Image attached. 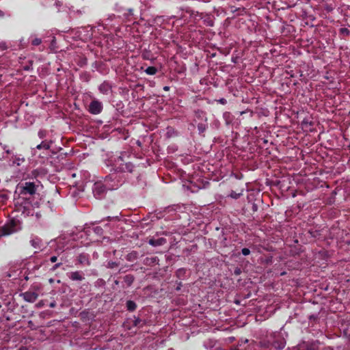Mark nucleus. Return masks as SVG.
I'll return each mask as SVG.
<instances>
[{
  "label": "nucleus",
  "instance_id": "nucleus-1",
  "mask_svg": "<svg viewBox=\"0 0 350 350\" xmlns=\"http://www.w3.org/2000/svg\"><path fill=\"white\" fill-rule=\"evenodd\" d=\"M129 154L122 152L118 156H111L105 161L107 167H109L110 173L106 176L103 181L105 184L113 186L110 190L117 189L124 183V173H133L135 166L130 161H126Z\"/></svg>",
  "mask_w": 350,
  "mask_h": 350
},
{
  "label": "nucleus",
  "instance_id": "nucleus-2",
  "mask_svg": "<svg viewBox=\"0 0 350 350\" xmlns=\"http://www.w3.org/2000/svg\"><path fill=\"white\" fill-rule=\"evenodd\" d=\"M38 185L33 182H20L16 187L14 195V204L18 211L23 214H30V210L33 206L31 199L38 190Z\"/></svg>",
  "mask_w": 350,
  "mask_h": 350
},
{
  "label": "nucleus",
  "instance_id": "nucleus-3",
  "mask_svg": "<svg viewBox=\"0 0 350 350\" xmlns=\"http://www.w3.org/2000/svg\"><path fill=\"white\" fill-rule=\"evenodd\" d=\"M21 229V222L18 219H11L3 226L0 227V237L8 236L19 231Z\"/></svg>",
  "mask_w": 350,
  "mask_h": 350
},
{
  "label": "nucleus",
  "instance_id": "nucleus-4",
  "mask_svg": "<svg viewBox=\"0 0 350 350\" xmlns=\"http://www.w3.org/2000/svg\"><path fill=\"white\" fill-rule=\"evenodd\" d=\"M271 338L273 340V341L263 342L262 347L269 348L273 347L275 349L282 350L286 346V340L284 337L282 336L281 334L279 332H272L271 333Z\"/></svg>",
  "mask_w": 350,
  "mask_h": 350
},
{
  "label": "nucleus",
  "instance_id": "nucleus-5",
  "mask_svg": "<svg viewBox=\"0 0 350 350\" xmlns=\"http://www.w3.org/2000/svg\"><path fill=\"white\" fill-rule=\"evenodd\" d=\"M114 10L118 14L121 22L132 21L134 20V10L133 8H125L119 3H116Z\"/></svg>",
  "mask_w": 350,
  "mask_h": 350
},
{
  "label": "nucleus",
  "instance_id": "nucleus-6",
  "mask_svg": "<svg viewBox=\"0 0 350 350\" xmlns=\"http://www.w3.org/2000/svg\"><path fill=\"white\" fill-rule=\"evenodd\" d=\"M113 186L105 184L103 180L96 182L92 187V192L94 197L97 199H102L105 196L107 191L110 190Z\"/></svg>",
  "mask_w": 350,
  "mask_h": 350
},
{
  "label": "nucleus",
  "instance_id": "nucleus-7",
  "mask_svg": "<svg viewBox=\"0 0 350 350\" xmlns=\"http://www.w3.org/2000/svg\"><path fill=\"white\" fill-rule=\"evenodd\" d=\"M120 21L121 20L119 18L118 15L110 14L107 15V17L104 21H102L98 23V26H102L105 29L108 31L112 29H116L118 28L116 27V25H118Z\"/></svg>",
  "mask_w": 350,
  "mask_h": 350
},
{
  "label": "nucleus",
  "instance_id": "nucleus-8",
  "mask_svg": "<svg viewBox=\"0 0 350 350\" xmlns=\"http://www.w3.org/2000/svg\"><path fill=\"white\" fill-rule=\"evenodd\" d=\"M103 103L98 100H93L89 105L88 111L93 115H97L102 112Z\"/></svg>",
  "mask_w": 350,
  "mask_h": 350
},
{
  "label": "nucleus",
  "instance_id": "nucleus-9",
  "mask_svg": "<svg viewBox=\"0 0 350 350\" xmlns=\"http://www.w3.org/2000/svg\"><path fill=\"white\" fill-rule=\"evenodd\" d=\"M23 299L29 303H33L36 301L38 294L34 291H28L21 295Z\"/></svg>",
  "mask_w": 350,
  "mask_h": 350
},
{
  "label": "nucleus",
  "instance_id": "nucleus-10",
  "mask_svg": "<svg viewBox=\"0 0 350 350\" xmlns=\"http://www.w3.org/2000/svg\"><path fill=\"white\" fill-rule=\"evenodd\" d=\"M72 281H82L85 279L84 273L81 271H75L67 273Z\"/></svg>",
  "mask_w": 350,
  "mask_h": 350
},
{
  "label": "nucleus",
  "instance_id": "nucleus-11",
  "mask_svg": "<svg viewBox=\"0 0 350 350\" xmlns=\"http://www.w3.org/2000/svg\"><path fill=\"white\" fill-rule=\"evenodd\" d=\"M320 342L319 340H311L304 342L303 347L305 350H319Z\"/></svg>",
  "mask_w": 350,
  "mask_h": 350
},
{
  "label": "nucleus",
  "instance_id": "nucleus-12",
  "mask_svg": "<svg viewBox=\"0 0 350 350\" xmlns=\"http://www.w3.org/2000/svg\"><path fill=\"white\" fill-rule=\"evenodd\" d=\"M82 30L85 33L84 35H81V39L83 40H90L93 37V32L94 30V27L91 26H88L86 27L82 28Z\"/></svg>",
  "mask_w": 350,
  "mask_h": 350
},
{
  "label": "nucleus",
  "instance_id": "nucleus-13",
  "mask_svg": "<svg viewBox=\"0 0 350 350\" xmlns=\"http://www.w3.org/2000/svg\"><path fill=\"white\" fill-rule=\"evenodd\" d=\"M200 18L203 21V23L208 27H213L214 26V18L212 15L202 13L200 14Z\"/></svg>",
  "mask_w": 350,
  "mask_h": 350
},
{
  "label": "nucleus",
  "instance_id": "nucleus-14",
  "mask_svg": "<svg viewBox=\"0 0 350 350\" xmlns=\"http://www.w3.org/2000/svg\"><path fill=\"white\" fill-rule=\"evenodd\" d=\"M111 84L108 81H105L99 85L98 90L101 94L107 95L111 92Z\"/></svg>",
  "mask_w": 350,
  "mask_h": 350
},
{
  "label": "nucleus",
  "instance_id": "nucleus-15",
  "mask_svg": "<svg viewBox=\"0 0 350 350\" xmlns=\"http://www.w3.org/2000/svg\"><path fill=\"white\" fill-rule=\"evenodd\" d=\"M52 144V142H47V141H42L40 144H38L35 149L33 150V154H36V150H49L51 148V145Z\"/></svg>",
  "mask_w": 350,
  "mask_h": 350
},
{
  "label": "nucleus",
  "instance_id": "nucleus-16",
  "mask_svg": "<svg viewBox=\"0 0 350 350\" xmlns=\"http://www.w3.org/2000/svg\"><path fill=\"white\" fill-rule=\"evenodd\" d=\"M30 244L36 249H40L42 246V241L39 237H35L30 240Z\"/></svg>",
  "mask_w": 350,
  "mask_h": 350
},
{
  "label": "nucleus",
  "instance_id": "nucleus-17",
  "mask_svg": "<svg viewBox=\"0 0 350 350\" xmlns=\"http://www.w3.org/2000/svg\"><path fill=\"white\" fill-rule=\"evenodd\" d=\"M194 113H195V117L198 120H201V122H202V121L207 122V118H206V114L205 111H204L201 109H197V110H195Z\"/></svg>",
  "mask_w": 350,
  "mask_h": 350
},
{
  "label": "nucleus",
  "instance_id": "nucleus-18",
  "mask_svg": "<svg viewBox=\"0 0 350 350\" xmlns=\"http://www.w3.org/2000/svg\"><path fill=\"white\" fill-rule=\"evenodd\" d=\"M159 262V259L157 256H152V257H147L144 260V264L146 265H158Z\"/></svg>",
  "mask_w": 350,
  "mask_h": 350
},
{
  "label": "nucleus",
  "instance_id": "nucleus-19",
  "mask_svg": "<svg viewBox=\"0 0 350 350\" xmlns=\"http://www.w3.org/2000/svg\"><path fill=\"white\" fill-rule=\"evenodd\" d=\"M132 325L134 327H143L146 325V322L140 318L134 316L133 319H132Z\"/></svg>",
  "mask_w": 350,
  "mask_h": 350
},
{
  "label": "nucleus",
  "instance_id": "nucleus-20",
  "mask_svg": "<svg viewBox=\"0 0 350 350\" xmlns=\"http://www.w3.org/2000/svg\"><path fill=\"white\" fill-rule=\"evenodd\" d=\"M165 243V239L164 238H159L157 239H151L149 240L148 243L154 247L159 246Z\"/></svg>",
  "mask_w": 350,
  "mask_h": 350
},
{
  "label": "nucleus",
  "instance_id": "nucleus-21",
  "mask_svg": "<svg viewBox=\"0 0 350 350\" xmlns=\"http://www.w3.org/2000/svg\"><path fill=\"white\" fill-rule=\"evenodd\" d=\"M78 261L80 264L90 265V260L88 255L84 253L80 254L78 256Z\"/></svg>",
  "mask_w": 350,
  "mask_h": 350
},
{
  "label": "nucleus",
  "instance_id": "nucleus-22",
  "mask_svg": "<svg viewBox=\"0 0 350 350\" xmlns=\"http://www.w3.org/2000/svg\"><path fill=\"white\" fill-rule=\"evenodd\" d=\"M301 126L302 129L310 130V127L312 126V122L308 118H306L301 121Z\"/></svg>",
  "mask_w": 350,
  "mask_h": 350
},
{
  "label": "nucleus",
  "instance_id": "nucleus-23",
  "mask_svg": "<svg viewBox=\"0 0 350 350\" xmlns=\"http://www.w3.org/2000/svg\"><path fill=\"white\" fill-rule=\"evenodd\" d=\"M197 127H198L199 134L201 135L203 133H204L206 131V130L207 129L208 123H207V122H205V121L200 122L198 124Z\"/></svg>",
  "mask_w": 350,
  "mask_h": 350
},
{
  "label": "nucleus",
  "instance_id": "nucleus-24",
  "mask_svg": "<svg viewBox=\"0 0 350 350\" xmlns=\"http://www.w3.org/2000/svg\"><path fill=\"white\" fill-rule=\"evenodd\" d=\"M166 21L164 16H157L153 18V23L157 25L161 26Z\"/></svg>",
  "mask_w": 350,
  "mask_h": 350
},
{
  "label": "nucleus",
  "instance_id": "nucleus-25",
  "mask_svg": "<svg viewBox=\"0 0 350 350\" xmlns=\"http://www.w3.org/2000/svg\"><path fill=\"white\" fill-rule=\"evenodd\" d=\"M126 307L127 310L133 312L136 310L137 304H135V301L132 300H128L126 303Z\"/></svg>",
  "mask_w": 350,
  "mask_h": 350
},
{
  "label": "nucleus",
  "instance_id": "nucleus-26",
  "mask_svg": "<svg viewBox=\"0 0 350 350\" xmlns=\"http://www.w3.org/2000/svg\"><path fill=\"white\" fill-rule=\"evenodd\" d=\"M186 274L187 269L185 268L178 269L176 272V275L179 279H185L186 278Z\"/></svg>",
  "mask_w": 350,
  "mask_h": 350
},
{
  "label": "nucleus",
  "instance_id": "nucleus-27",
  "mask_svg": "<svg viewBox=\"0 0 350 350\" xmlns=\"http://www.w3.org/2000/svg\"><path fill=\"white\" fill-rule=\"evenodd\" d=\"M135 278L133 275L129 274L124 277V282L128 286H130L134 282Z\"/></svg>",
  "mask_w": 350,
  "mask_h": 350
},
{
  "label": "nucleus",
  "instance_id": "nucleus-28",
  "mask_svg": "<svg viewBox=\"0 0 350 350\" xmlns=\"http://www.w3.org/2000/svg\"><path fill=\"white\" fill-rule=\"evenodd\" d=\"M30 39H31V44L33 46H38L42 43V40L40 38H36L33 36H31L30 37Z\"/></svg>",
  "mask_w": 350,
  "mask_h": 350
},
{
  "label": "nucleus",
  "instance_id": "nucleus-29",
  "mask_svg": "<svg viewBox=\"0 0 350 350\" xmlns=\"http://www.w3.org/2000/svg\"><path fill=\"white\" fill-rule=\"evenodd\" d=\"M145 72L149 75H154L157 72V68L154 66H149L145 70Z\"/></svg>",
  "mask_w": 350,
  "mask_h": 350
},
{
  "label": "nucleus",
  "instance_id": "nucleus-30",
  "mask_svg": "<svg viewBox=\"0 0 350 350\" xmlns=\"http://www.w3.org/2000/svg\"><path fill=\"white\" fill-rule=\"evenodd\" d=\"M344 335L350 340V323L342 327Z\"/></svg>",
  "mask_w": 350,
  "mask_h": 350
},
{
  "label": "nucleus",
  "instance_id": "nucleus-31",
  "mask_svg": "<svg viewBox=\"0 0 350 350\" xmlns=\"http://www.w3.org/2000/svg\"><path fill=\"white\" fill-rule=\"evenodd\" d=\"M62 265V258H59V261L55 262L54 265L50 269L51 271H56L59 267Z\"/></svg>",
  "mask_w": 350,
  "mask_h": 350
},
{
  "label": "nucleus",
  "instance_id": "nucleus-32",
  "mask_svg": "<svg viewBox=\"0 0 350 350\" xmlns=\"http://www.w3.org/2000/svg\"><path fill=\"white\" fill-rule=\"evenodd\" d=\"M215 344V342L214 340H208L206 341H204V346L205 348L208 349V348H211V347H214Z\"/></svg>",
  "mask_w": 350,
  "mask_h": 350
},
{
  "label": "nucleus",
  "instance_id": "nucleus-33",
  "mask_svg": "<svg viewBox=\"0 0 350 350\" xmlns=\"http://www.w3.org/2000/svg\"><path fill=\"white\" fill-rule=\"evenodd\" d=\"M92 230L98 236H101L103 234V229L100 226L94 227Z\"/></svg>",
  "mask_w": 350,
  "mask_h": 350
},
{
  "label": "nucleus",
  "instance_id": "nucleus-34",
  "mask_svg": "<svg viewBox=\"0 0 350 350\" xmlns=\"http://www.w3.org/2000/svg\"><path fill=\"white\" fill-rule=\"evenodd\" d=\"M323 9L327 12V13H329L334 10V6L332 4L326 3L323 5Z\"/></svg>",
  "mask_w": 350,
  "mask_h": 350
},
{
  "label": "nucleus",
  "instance_id": "nucleus-35",
  "mask_svg": "<svg viewBox=\"0 0 350 350\" xmlns=\"http://www.w3.org/2000/svg\"><path fill=\"white\" fill-rule=\"evenodd\" d=\"M241 193H237L234 191H231L228 196L232 199H238L241 197Z\"/></svg>",
  "mask_w": 350,
  "mask_h": 350
},
{
  "label": "nucleus",
  "instance_id": "nucleus-36",
  "mask_svg": "<svg viewBox=\"0 0 350 350\" xmlns=\"http://www.w3.org/2000/svg\"><path fill=\"white\" fill-rule=\"evenodd\" d=\"M340 33L342 34V35H344V36H348L350 35V31L349 29L346 28V27H342V28H340Z\"/></svg>",
  "mask_w": 350,
  "mask_h": 350
},
{
  "label": "nucleus",
  "instance_id": "nucleus-37",
  "mask_svg": "<svg viewBox=\"0 0 350 350\" xmlns=\"http://www.w3.org/2000/svg\"><path fill=\"white\" fill-rule=\"evenodd\" d=\"M47 261H49V262H51V263H55V262H57L59 261V258L58 256H57V255H53V256H51L49 258V260H48Z\"/></svg>",
  "mask_w": 350,
  "mask_h": 350
},
{
  "label": "nucleus",
  "instance_id": "nucleus-38",
  "mask_svg": "<svg viewBox=\"0 0 350 350\" xmlns=\"http://www.w3.org/2000/svg\"><path fill=\"white\" fill-rule=\"evenodd\" d=\"M273 340L271 338V333L270 334L267 335L265 339H263L262 340H261L260 342V346L262 347L263 342H270V341H273Z\"/></svg>",
  "mask_w": 350,
  "mask_h": 350
},
{
  "label": "nucleus",
  "instance_id": "nucleus-39",
  "mask_svg": "<svg viewBox=\"0 0 350 350\" xmlns=\"http://www.w3.org/2000/svg\"><path fill=\"white\" fill-rule=\"evenodd\" d=\"M38 135L40 139H44L46 136V131L43 129H40L38 133Z\"/></svg>",
  "mask_w": 350,
  "mask_h": 350
},
{
  "label": "nucleus",
  "instance_id": "nucleus-40",
  "mask_svg": "<svg viewBox=\"0 0 350 350\" xmlns=\"http://www.w3.org/2000/svg\"><path fill=\"white\" fill-rule=\"evenodd\" d=\"M57 243H58V247L59 249V251L61 252H64L66 248H65V246L63 245V242H62V239H59L58 241H57ZM66 249H68V247H66Z\"/></svg>",
  "mask_w": 350,
  "mask_h": 350
},
{
  "label": "nucleus",
  "instance_id": "nucleus-41",
  "mask_svg": "<svg viewBox=\"0 0 350 350\" xmlns=\"http://www.w3.org/2000/svg\"><path fill=\"white\" fill-rule=\"evenodd\" d=\"M136 258H137V253L133 252V253H130L129 254H128L126 259L129 261H131V260H133L134 259H135Z\"/></svg>",
  "mask_w": 350,
  "mask_h": 350
},
{
  "label": "nucleus",
  "instance_id": "nucleus-42",
  "mask_svg": "<svg viewBox=\"0 0 350 350\" xmlns=\"http://www.w3.org/2000/svg\"><path fill=\"white\" fill-rule=\"evenodd\" d=\"M8 49V45L5 42L1 41L0 42V50L3 51H5Z\"/></svg>",
  "mask_w": 350,
  "mask_h": 350
},
{
  "label": "nucleus",
  "instance_id": "nucleus-43",
  "mask_svg": "<svg viewBox=\"0 0 350 350\" xmlns=\"http://www.w3.org/2000/svg\"><path fill=\"white\" fill-rule=\"evenodd\" d=\"M8 199V196L7 194L1 193L0 194V201L2 202H5Z\"/></svg>",
  "mask_w": 350,
  "mask_h": 350
},
{
  "label": "nucleus",
  "instance_id": "nucleus-44",
  "mask_svg": "<svg viewBox=\"0 0 350 350\" xmlns=\"http://www.w3.org/2000/svg\"><path fill=\"white\" fill-rule=\"evenodd\" d=\"M241 253L243 256H247L250 254V250L248 248L244 247L241 250Z\"/></svg>",
  "mask_w": 350,
  "mask_h": 350
},
{
  "label": "nucleus",
  "instance_id": "nucleus-45",
  "mask_svg": "<svg viewBox=\"0 0 350 350\" xmlns=\"http://www.w3.org/2000/svg\"><path fill=\"white\" fill-rule=\"evenodd\" d=\"M217 103L221 104V105H226L227 103V100L224 98H221L219 100H217Z\"/></svg>",
  "mask_w": 350,
  "mask_h": 350
},
{
  "label": "nucleus",
  "instance_id": "nucleus-46",
  "mask_svg": "<svg viewBox=\"0 0 350 350\" xmlns=\"http://www.w3.org/2000/svg\"><path fill=\"white\" fill-rule=\"evenodd\" d=\"M62 3L59 1H56L55 2L54 5L57 8L58 11H59V8L62 6Z\"/></svg>",
  "mask_w": 350,
  "mask_h": 350
},
{
  "label": "nucleus",
  "instance_id": "nucleus-47",
  "mask_svg": "<svg viewBox=\"0 0 350 350\" xmlns=\"http://www.w3.org/2000/svg\"><path fill=\"white\" fill-rule=\"evenodd\" d=\"M117 265H118V264L115 262H109V267H110V268H113V267H116Z\"/></svg>",
  "mask_w": 350,
  "mask_h": 350
},
{
  "label": "nucleus",
  "instance_id": "nucleus-48",
  "mask_svg": "<svg viewBox=\"0 0 350 350\" xmlns=\"http://www.w3.org/2000/svg\"><path fill=\"white\" fill-rule=\"evenodd\" d=\"M3 150H5V152H6L7 154H10V153H11L10 150H9V149L8 148V146H5H5H3Z\"/></svg>",
  "mask_w": 350,
  "mask_h": 350
},
{
  "label": "nucleus",
  "instance_id": "nucleus-49",
  "mask_svg": "<svg viewBox=\"0 0 350 350\" xmlns=\"http://www.w3.org/2000/svg\"><path fill=\"white\" fill-rule=\"evenodd\" d=\"M252 210H253L254 211H257V205H256V204H254L252 205Z\"/></svg>",
  "mask_w": 350,
  "mask_h": 350
},
{
  "label": "nucleus",
  "instance_id": "nucleus-50",
  "mask_svg": "<svg viewBox=\"0 0 350 350\" xmlns=\"http://www.w3.org/2000/svg\"><path fill=\"white\" fill-rule=\"evenodd\" d=\"M56 304L55 301L52 302L50 304V307L51 308H54Z\"/></svg>",
  "mask_w": 350,
  "mask_h": 350
},
{
  "label": "nucleus",
  "instance_id": "nucleus-51",
  "mask_svg": "<svg viewBox=\"0 0 350 350\" xmlns=\"http://www.w3.org/2000/svg\"><path fill=\"white\" fill-rule=\"evenodd\" d=\"M163 89L164 91H168L170 90V87L169 86H164Z\"/></svg>",
  "mask_w": 350,
  "mask_h": 350
},
{
  "label": "nucleus",
  "instance_id": "nucleus-52",
  "mask_svg": "<svg viewBox=\"0 0 350 350\" xmlns=\"http://www.w3.org/2000/svg\"><path fill=\"white\" fill-rule=\"evenodd\" d=\"M175 18V16H174V15H173V16H171L167 17V18H166V20H170V19H172V18Z\"/></svg>",
  "mask_w": 350,
  "mask_h": 350
},
{
  "label": "nucleus",
  "instance_id": "nucleus-53",
  "mask_svg": "<svg viewBox=\"0 0 350 350\" xmlns=\"http://www.w3.org/2000/svg\"><path fill=\"white\" fill-rule=\"evenodd\" d=\"M18 162H17V165H20V161H24V159H18Z\"/></svg>",
  "mask_w": 350,
  "mask_h": 350
},
{
  "label": "nucleus",
  "instance_id": "nucleus-54",
  "mask_svg": "<svg viewBox=\"0 0 350 350\" xmlns=\"http://www.w3.org/2000/svg\"><path fill=\"white\" fill-rule=\"evenodd\" d=\"M4 16V13L3 12H2L1 10H0V16Z\"/></svg>",
  "mask_w": 350,
  "mask_h": 350
},
{
  "label": "nucleus",
  "instance_id": "nucleus-55",
  "mask_svg": "<svg viewBox=\"0 0 350 350\" xmlns=\"http://www.w3.org/2000/svg\"><path fill=\"white\" fill-rule=\"evenodd\" d=\"M70 176H71V177L75 178V177H76V174L75 173H72V174H70Z\"/></svg>",
  "mask_w": 350,
  "mask_h": 350
},
{
  "label": "nucleus",
  "instance_id": "nucleus-56",
  "mask_svg": "<svg viewBox=\"0 0 350 350\" xmlns=\"http://www.w3.org/2000/svg\"><path fill=\"white\" fill-rule=\"evenodd\" d=\"M29 69H30L29 67H25V70H29Z\"/></svg>",
  "mask_w": 350,
  "mask_h": 350
},
{
  "label": "nucleus",
  "instance_id": "nucleus-57",
  "mask_svg": "<svg viewBox=\"0 0 350 350\" xmlns=\"http://www.w3.org/2000/svg\"><path fill=\"white\" fill-rule=\"evenodd\" d=\"M228 115H229V114H228V113H224V117H226V116H228Z\"/></svg>",
  "mask_w": 350,
  "mask_h": 350
},
{
  "label": "nucleus",
  "instance_id": "nucleus-58",
  "mask_svg": "<svg viewBox=\"0 0 350 350\" xmlns=\"http://www.w3.org/2000/svg\"><path fill=\"white\" fill-rule=\"evenodd\" d=\"M168 350H174V349L172 348H170V349H168Z\"/></svg>",
  "mask_w": 350,
  "mask_h": 350
},
{
  "label": "nucleus",
  "instance_id": "nucleus-59",
  "mask_svg": "<svg viewBox=\"0 0 350 350\" xmlns=\"http://www.w3.org/2000/svg\"><path fill=\"white\" fill-rule=\"evenodd\" d=\"M347 244H348V245H350V241H349L347 242Z\"/></svg>",
  "mask_w": 350,
  "mask_h": 350
},
{
  "label": "nucleus",
  "instance_id": "nucleus-60",
  "mask_svg": "<svg viewBox=\"0 0 350 350\" xmlns=\"http://www.w3.org/2000/svg\"><path fill=\"white\" fill-rule=\"evenodd\" d=\"M232 350H239V349H232Z\"/></svg>",
  "mask_w": 350,
  "mask_h": 350
}]
</instances>
